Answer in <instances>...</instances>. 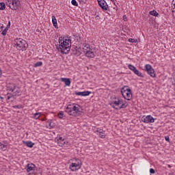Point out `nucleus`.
Instances as JSON below:
<instances>
[{
	"label": "nucleus",
	"mask_w": 175,
	"mask_h": 175,
	"mask_svg": "<svg viewBox=\"0 0 175 175\" xmlns=\"http://www.w3.org/2000/svg\"><path fill=\"white\" fill-rule=\"evenodd\" d=\"M65 111L68 116H72L73 117H77L80 116V113H81L80 111V105L75 103L67 105Z\"/></svg>",
	"instance_id": "nucleus-3"
},
{
	"label": "nucleus",
	"mask_w": 175,
	"mask_h": 175,
	"mask_svg": "<svg viewBox=\"0 0 175 175\" xmlns=\"http://www.w3.org/2000/svg\"><path fill=\"white\" fill-rule=\"evenodd\" d=\"M96 18L97 20H99V16H96Z\"/></svg>",
	"instance_id": "nucleus-39"
},
{
	"label": "nucleus",
	"mask_w": 175,
	"mask_h": 175,
	"mask_svg": "<svg viewBox=\"0 0 175 175\" xmlns=\"http://www.w3.org/2000/svg\"><path fill=\"white\" fill-rule=\"evenodd\" d=\"M72 46V40L70 37H60L59 38L58 51H61L62 54H68Z\"/></svg>",
	"instance_id": "nucleus-1"
},
{
	"label": "nucleus",
	"mask_w": 175,
	"mask_h": 175,
	"mask_svg": "<svg viewBox=\"0 0 175 175\" xmlns=\"http://www.w3.org/2000/svg\"><path fill=\"white\" fill-rule=\"evenodd\" d=\"M165 139L166 142H170L169 136H165Z\"/></svg>",
	"instance_id": "nucleus-36"
},
{
	"label": "nucleus",
	"mask_w": 175,
	"mask_h": 175,
	"mask_svg": "<svg viewBox=\"0 0 175 175\" xmlns=\"http://www.w3.org/2000/svg\"><path fill=\"white\" fill-rule=\"evenodd\" d=\"M7 148L8 146L0 142V150H1V151H6Z\"/></svg>",
	"instance_id": "nucleus-23"
},
{
	"label": "nucleus",
	"mask_w": 175,
	"mask_h": 175,
	"mask_svg": "<svg viewBox=\"0 0 175 175\" xmlns=\"http://www.w3.org/2000/svg\"><path fill=\"white\" fill-rule=\"evenodd\" d=\"M3 31V25L0 23V32H2Z\"/></svg>",
	"instance_id": "nucleus-35"
},
{
	"label": "nucleus",
	"mask_w": 175,
	"mask_h": 175,
	"mask_svg": "<svg viewBox=\"0 0 175 175\" xmlns=\"http://www.w3.org/2000/svg\"><path fill=\"white\" fill-rule=\"evenodd\" d=\"M126 18V15L123 16V20H124V21H126L125 19Z\"/></svg>",
	"instance_id": "nucleus-37"
},
{
	"label": "nucleus",
	"mask_w": 175,
	"mask_h": 175,
	"mask_svg": "<svg viewBox=\"0 0 175 175\" xmlns=\"http://www.w3.org/2000/svg\"><path fill=\"white\" fill-rule=\"evenodd\" d=\"M57 117H58V118H60L61 120H62V118H64V111H60L57 113Z\"/></svg>",
	"instance_id": "nucleus-26"
},
{
	"label": "nucleus",
	"mask_w": 175,
	"mask_h": 175,
	"mask_svg": "<svg viewBox=\"0 0 175 175\" xmlns=\"http://www.w3.org/2000/svg\"><path fill=\"white\" fill-rule=\"evenodd\" d=\"M91 94L90 91H84V92H75V95L78 96H88Z\"/></svg>",
	"instance_id": "nucleus-14"
},
{
	"label": "nucleus",
	"mask_w": 175,
	"mask_h": 175,
	"mask_svg": "<svg viewBox=\"0 0 175 175\" xmlns=\"http://www.w3.org/2000/svg\"><path fill=\"white\" fill-rule=\"evenodd\" d=\"M14 109H23V105H14L13 106Z\"/></svg>",
	"instance_id": "nucleus-33"
},
{
	"label": "nucleus",
	"mask_w": 175,
	"mask_h": 175,
	"mask_svg": "<svg viewBox=\"0 0 175 175\" xmlns=\"http://www.w3.org/2000/svg\"><path fill=\"white\" fill-rule=\"evenodd\" d=\"M98 135L99 137H100L101 139H105V132H103V131L99 132Z\"/></svg>",
	"instance_id": "nucleus-28"
},
{
	"label": "nucleus",
	"mask_w": 175,
	"mask_h": 175,
	"mask_svg": "<svg viewBox=\"0 0 175 175\" xmlns=\"http://www.w3.org/2000/svg\"><path fill=\"white\" fill-rule=\"evenodd\" d=\"M150 173L151 174H155V170L154 169H152V168H150Z\"/></svg>",
	"instance_id": "nucleus-34"
},
{
	"label": "nucleus",
	"mask_w": 175,
	"mask_h": 175,
	"mask_svg": "<svg viewBox=\"0 0 175 175\" xmlns=\"http://www.w3.org/2000/svg\"><path fill=\"white\" fill-rule=\"evenodd\" d=\"M129 42L130 43H137V40L133 38H129Z\"/></svg>",
	"instance_id": "nucleus-31"
},
{
	"label": "nucleus",
	"mask_w": 175,
	"mask_h": 175,
	"mask_svg": "<svg viewBox=\"0 0 175 175\" xmlns=\"http://www.w3.org/2000/svg\"><path fill=\"white\" fill-rule=\"evenodd\" d=\"M55 142L57 143L59 147H68L69 146V143L64 137L59 136L56 137Z\"/></svg>",
	"instance_id": "nucleus-9"
},
{
	"label": "nucleus",
	"mask_w": 175,
	"mask_h": 175,
	"mask_svg": "<svg viewBox=\"0 0 175 175\" xmlns=\"http://www.w3.org/2000/svg\"><path fill=\"white\" fill-rule=\"evenodd\" d=\"M12 98H15V96L13 93H8L7 94V99L8 100H10V99H12Z\"/></svg>",
	"instance_id": "nucleus-24"
},
{
	"label": "nucleus",
	"mask_w": 175,
	"mask_h": 175,
	"mask_svg": "<svg viewBox=\"0 0 175 175\" xmlns=\"http://www.w3.org/2000/svg\"><path fill=\"white\" fill-rule=\"evenodd\" d=\"M144 70L150 76V77H155V70L152 68V66L150 64H146L144 66Z\"/></svg>",
	"instance_id": "nucleus-10"
},
{
	"label": "nucleus",
	"mask_w": 175,
	"mask_h": 175,
	"mask_svg": "<svg viewBox=\"0 0 175 175\" xmlns=\"http://www.w3.org/2000/svg\"><path fill=\"white\" fill-rule=\"evenodd\" d=\"M40 116H42V113H40V112L36 113L33 114V118L35 120H38V118L40 117Z\"/></svg>",
	"instance_id": "nucleus-25"
},
{
	"label": "nucleus",
	"mask_w": 175,
	"mask_h": 175,
	"mask_svg": "<svg viewBox=\"0 0 175 175\" xmlns=\"http://www.w3.org/2000/svg\"><path fill=\"white\" fill-rule=\"evenodd\" d=\"M8 27H5L3 31L1 32V35H3V36H6V34L8 33Z\"/></svg>",
	"instance_id": "nucleus-30"
},
{
	"label": "nucleus",
	"mask_w": 175,
	"mask_h": 175,
	"mask_svg": "<svg viewBox=\"0 0 175 175\" xmlns=\"http://www.w3.org/2000/svg\"><path fill=\"white\" fill-rule=\"evenodd\" d=\"M36 166L33 163H29L27 165L26 170L27 173H29V172H33L36 169Z\"/></svg>",
	"instance_id": "nucleus-15"
},
{
	"label": "nucleus",
	"mask_w": 175,
	"mask_h": 175,
	"mask_svg": "<svg viewBox=\"0 0 175 175\" xmlns=\"http://www.w3.org/2000/svg\"><path fill=\"white\" fill-rule=\"evenodd\" d=\"M5 3L12 10H18V9L21 8V2L20 0H7Z\"/></svg>",
	"instance_id": "nucleus-7"
},
{
	"label": "nucleus",
	"mask_w": 175,
	"mask_h": 175,
	"mask_svg": "<svg viewBox=\"0 0 175 175\" xmlns=\"http://www.w3.org/2000/svg\"><path fill=\"white\" fill-rule=\"evenodd\" d=\"M121 94L126 100H131L133 94L132 90L128 86H124L121 89Z\"/></svg>",
	"instance_id": "nucleus-8"
},
{
	"label": "nucleus",
	"mask_w": 175,
	"mask_h": 175,
	"mask_svg": "<svg viewBox=\"0 0 175 175\" xmlns=\"http://www.w3.org/2000/svg\"><path fill=\"white\" fill-rule=\"evenodd\" d=\"M83 165V162L80 159H71L70 163L69 165V169L71 172H77L81 169Z\"/></svg>",
	"instance_id": "nucleus-6"
},
{
	"label": "nucleus",
	"mask_w": 175,
	"mask_h": 175,
	"mask_svg": "<svg viewBox=\"0 0 175 175\" xmlns=\"http://www.w3.org/2000/svg\"><path fill=\"white\" fill-rule=\"evenodd\" d=\"M60 81L65 83L66 87H70V79L69 78H61Z\"/></svg>",
	"instance_id": "nucleus-17"
},
{
	"label": "nucleus",
	"mask_w": 175,
	"mask_h": 175,
	"mask_svg": "<svg viewBox=\"0 0 175 175\" xmlns=\"http://www.w3.org/2000/svg\"><path fill=\"white\" fill-rule=\"evenodd\" d=\"M2 76V70L0 68V77Z\"/></svg>",
	"instance_id": "nucleus-38"
},
{
	"label": "nucleus",
	"mask_w": 175,
	"mask_h": 175,
	"mask_svg": "<svg viewBox=\"0 0 175 175\" xmlns=\"http://www.w3.org/2000/svg\"><path fill=\"white\" fill-rule=\"evenodd\" d=\"M25 144L27 147H29V148H32V147H33V146H34L33 142H30V141L26 142L25 143Z\"/></svg>",
	"instance_id": "nucleus-22"
},
{
	"label": "nucleus",
	"mask_w": 175,
	"mask_h": 175,
	"mask_svg": "<svg viewBox=\"0 0 175 175\" xmlns=\"http://www.w3.org/2000/svg\"><path fill=\"white\" fill-rule=\"evenodd\" d=\"M46 128H49V129H51V128H54V123H53V121L48 120L46 122Z\"/></svg>",
	"instance_id": "nucleus-20"
},
{
	"label": "nucleus",
	"mask_w": 175,
	"mask_h": 175,
	"mask_svg": "<svg viewBox=\"0 0 175 175\" xmlns=\"http://www.w3.org/2000/svg\"><path fill=\"white\" fill-rule=\"evenodd\" d=\"M142 121L144 124H152L155 122V119L151 115H148L142 116Z\"/></svg>",
	"instance_id": "nucleus-11"
},
{
	"label": "nucleus",
	"mask_w": 175,
	"mask_h": 175,
	"mask_svg": "<svg viewBox=\"0 0 175 175\" xmlns=\"http://www.w3.org/2000/svg\"><path fill=\"white\" fill-rule=\"evenodd\" d=\"M79 1H83V0H79Z\"/></svg>",
	"instance_id": "nucleus-42"
},
{
	"label": "nucleus",
	"mask_w": 175,
	"mask_h": 175,
	"mask_svg": "<svg viewBox=\"0 0 175 175\" xmlns=\"http://www.w3.org/2000/svg\"><path fill=\"white\" fill-rule=\"evenodd\" d=\"M12 94H14V96H20L21 95V90L18 88H15V90L14 92H12Z\"/></svg>",
	"instance_id": "nucleus-18"
},
{
	"label": "nucleus",
	"mask_w": 175,
	"mask_h": 175,
	"mask_svg": "<svg viewBox=\"0 0 175 175\" xmlns=\"http://www.w3.org/2000/svg\"><path fill=\"white\" fill-rule=\"evenodd\" d=\"M113 9H116V10H118V8H117V7H116V8H113Z\"/></svg>",
	"instance_id": "nucleus-41"
},
{
	"label": "nucleus",
	"mask_w": 175,
	"mask_h": 175,
	"mask_svg": "<svg viewBox=\"0 0 175 175\" xmlns=\"http://www.w3.org/2000/svg\"><path fill=\"white\" fill-rule=\"evenodd\" d=\"M5 8L6 5H5V3H0V10H5Z\"/></svg>",
	"instance_id": "nucleus-29"
},
{
	"label": "nucleus",
	"mask_w": 175,
	"mask_h": 175,
	"mask_svg": "<svg viewBox=\"0 0 175 175\" xmlns=\"http://www.w3.org/2000/svg\"><path fill=\"white\" fill-rule=\"evenodd\" d=\"M98 3L100 8H101L103 9V10H107L109 5H107V3H106V1L98 0Z\"/></svg>",
	"instance_id": "nucleus-13"
},
{
	"label": "nucleus",
	"mask_w": 175,
	"mask_h": 175,
	"mask_svg": "<svg viewBox=\"0 0 175 175\" xmlns=\"http://www.w3.org/2000/svg\"><path fill=\"white\" fill-rule=\"evenodd\" d=\"M128 68L130 70L133 72L134 74H135L137 76H139V77H143V74L137 69H136V67H135V66L132 64H129Z\"/></svg>",
	"instance_id": "nucleus-12"
},
{
	"label": "nucleus",
	"mask_w": 175,
	"mask_h": 175,
	"mask_svg": "<svg viewBox=\"0 0 175 175\" xmlns=\"http://www.w3.org/2000/svg\"><path fill=\"white\" fill-rule=\"evenodd\" d=\"M13 47L19 51H25L28 49V42L23 38H16L13 40Z\"/></svg>",
	"instance_id": "nucleus-4"
},
{
	"label": "nucleus",
	"mask_w": 175,
	"mask_h": 175,
	"mask_svg": "<svg viewBox=\"0 0 175 175\" xmlns=\"http://www.w3.org/2000/svg\"><path fill=\"white\" fill-rule=\"evenodd\" d=\"M149 14H150V16H153L154 17H159V14L156 10L150 11Z\"/></svg>",
	"instance_id": "nucleus-21"
},
{
	"label": "nucleus",
	"mask_w": 175,
	"mask_h": 175,
	"mask_svg": "<svg viewBox=\"0 0 175 175\" xmlns=\"http://www.w3.org/2000/svg\"><path fill=\"white\" fill-rule=\"evenodd\" d=\"M42 65H43V62H38L36 64H34V68H38L39 66H42Z\"/></svg>",
	"instance_id": "nucleus-27"
},
{
	"label": "nucleus",
	"mask_w": 175,
	"mask_h": 175,
	"mask_svg": "<svg viewBox=\"0 0 175 175\" xmlns=\"http://www.w3.org/2000/svg\"><path fill=\"white\" fill-rule=\"evenodd\" d=\"M52 23L53 27H55L56 29H58V23H57V18H55V16H52Z\"/></svg>",
	"instance_id": "nucleus-19"
},
{
	"label": "nucleus",
	"mask_w": 175,
	"mask_h": 175,
	"mask_svg": "<svg viewBox=\"0 0 175 175\" xmlns=\"http://www.w3.org/2000/svg\"><path fill=\"white\" fill-rule=\"evenodd\" d=\"M8 27H10V21L8 22Z\"/></svg>",
	"instance_id": "nucleus-40"
},
{
	"label": "nucleus",
	"mask_w": 175,
	"mask_h": 175,
	"mask_svg": "<svg viewBox=\"0 0 175 175\" xmlns=\"http://www.w3.org/2000/svg\"><path fill=\"white\" fill-rule=\"evenodd\" d=\"M16 88V84L14 83L7 84V91H10V92H14Z\"/></svg>",
	"instance_id": "nucleus-16"
},
{
	"label": "nucleus",
	"mask_w": 175,
	"mask_h": 175,
	"mask_svg": "<svg viewBox=\"0 0 175 175\" xmlns=\"http://www.w3.org/2000/svg\"><path fill=\"white\" fill-rule=\"evenodd\" d=\"M109 105L115 110H121V109H126L128 107V103L121 97L113 98Z\"/></svg>",
	"instance_id": "nucleus-2"
},
{
	"label": "nucleus",
	"mask_w": 175,
	"mask_h": 175,
	"mask_svg": "<svg viewBox=\"0 0 175 175\" xmlns=\"http://www.w3.org/2000/svg\"><path fill=\"white\" fill-rule=\"evenodd\" d=\"M82 51L85 54V57L88 58H94L96 54L95 49L91 47L89 44L84 43L82 46Z\"/></svg>",
	"instance_id": "nucleus-5"
},
{
	"label": "nucleus",
	"mask_w": 175,
	"mask_h": 175,
	"mask_svg": "<svg viewBox=\"0 0 175 175\" xmlns=\"http://www.w3.org/2000/svg\"><path fill=\"white\" fill-rule=\"evenodd\" d=\"M71 3L73 5V6H79V3L76 0H72Z\"/></svg>",
	"instance_id": "nucleus-32"
}]
</instances>
